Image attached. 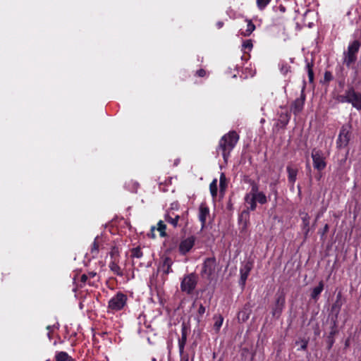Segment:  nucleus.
<instances>
[{"instance_id": "f257e3e1", "label": "nucleus", "mask_w": 361, "mask_h": 361, "mask_svg": "<svg viewBox=\"0 0 361 361\" xmlns=\"http://www.w3.org/2000/svg\"><path fill=\"white\" fill-rule=\"evenodd\" d=\"M245 202L247 209L254 211L257 207V202L264 204L267 202V197L261 191H259L258 185L256 183L252 184L250 191L245 196Z\"/></svg>"}, {"instance_id": "f03ea898", "label": "nucleus", "mask_w": 361, "mask_h": 361, "mask_svg": "<svg viewBox=\"0 0 361 361\" xmlns=\"http://www.w3.org/2000/svg\"><path fill=\"white\" fill-rule=\"evenodd\" d=\"M238 134L235 131H231L224 135L220 140L219 149L221 150L225 161H227L231 151L238 142Z\"/></svg>"}, {"instance_id": "7ed1b4c3", "label": "nucleus", "mask_w": 361, "mask_h": 361, "mask_svg": "<svg viewBox=\"0 0 361 361\" xmlns=\"http://www.w3.org/2000/svg\"><path fill=\"white\" fill-rule=\"evenodd\" d=\"M339 100L342 103H350L358 111H361V93L355 92L353 88H350L340 96Z\"/></svg>"}, {"instance_id": "20e7f679", "label": "nucleus", "mask_w": 361, "mask_h": 361, "mask_svg": "<svg viewBox=\"0 0 361 361\" xmlns=\"http://www.w3.org/2000/svg\"><path fill=\"white\" fill-rule=\"evenodd\" d=\"M127 302V295L121 292L117 293L109 301L108 309L114 312L122 310Z\"/></svg>"}, {"instance_id": "39448f33", "label": "nucleus", "mask_w": 361, "mask_h": 361, "mask_svg": "<svg viewBox=\"0 0 361 361\" xmlns=\"http://www.w3.org/2000/svg\"><path fill=\"white\" fill-rule=\"evenodd\" d=\"M197 283V276L192 273L185 276L180 283L182 291L190 294L195 290Z\"/></svg>"}, {"instance_id": "423d86ee", "label": "nucleus", "mask_w": 361, "mask_h": 361, "mask_svg": "<svg viewBox=\"0 0 361 361\" xmlns=\"http://www.w3.org/2000/svg\"><path fill=\"white\" fill-rule=\"evenodd\" d=\"M313 166L317 171H322L326 166V157L320 149H313L311 153Z\"/></svg>"}, {"instance_id": "0eeeda50", "label": "nucleus", "mask_w": 361, "mask_h": 361, "mask_svg": "<svg viewBox=\"0 0 361 361\" xmlns=\"http://www.w3.org/2000/svg\"><path fill=\"white\" fill-rule=\"evenodd\" d=\"M360 44L354 41L349 44L347 52L345 53L344 63L349 66L356 60V54L359 50Z\"/></svg>"}, {"instance_id": "6e6552de", "label": "nucleus", "mask_w": 361, "mask_h": 361, "mask_svg": "<svg viewBox=\"0 0 361 361\" xmlns=\"http://www.w3.org/2000/svg\"><path fill=\"white\" fill-rule=\"evenodd\" d=\"M216 259L214 258H207L203 264L202 274L207 277L212 276L216 269Z\"/></svg>"}, {"instance_id": "1a4fd4ad", "label": "nucleus", "mask_w": 361, "mask_h": 361, "mask_svg": "<svg viewBox=\"0 0 361 361\" xmlns=\"http://www.w3.org/2000/svg\"><path fill=\"white\" fill-rule=\"evenodd\" d=\"M195 238L193 236L188 237L183 240L179 245V251L185 255L188 252L195 244Z\"/></svg>"}, {"instance_id": "9d476101", "label": "nucleus", "mask_w": 361, "mask_h": 361, "mask_svg": "<svg viewBox=\"0 0 361 361\" xmlns=\"http://www.w3.org/2000/svg\"><path fill=\"white\" fill-rule=\"evenodd\" d=\"M350 140L349 130L345 127H342L338 137L337 140V145L339 147H344L347 146Z\"/></svg>"}, {"instance_id": "9b49d317", "label": "nucleus", "mask_w": 361, "mask_h": 361, "mask_svg": "<svg viewBox=\"0 0 361 361\" xmlns=\"http://www.w3.org/2000/svg\"><path fill=\"white\" fill-rule=\"evenodd\" d=\"M252 269V264L250 262L245 263L240 269V284L243 287L245 284L248 275Z\"/></svg>"}, {"instance_id": "f8f14e48", "label": "nucleus", "mask_w": 361, "mask_h": 361, "mask_svg": "<svg viewBox=\"0 0 361 361\" xmlns=\"http://www.w3.org/2000/svg\"><path fill=\"white\" fill-rule=\"evenodd\" d=\"M209 215V208L204 204H202L199 208V216H198L199 220L202 223V228H203L204 226L206 221H207V219Z\"/></svg>"}, {"instance_id": "ddd939ff", "label": "nucleus", "mask_w": 361, "mask_h": 361, "mask_svg": "<svg viewBox=\"0 0 361 361\" xmlns=\"http://www.w3.org/2000/svg\"><path fill=\"white\" fill-rule=\"evenodd\" d=\"M286 171L288 172V181L290 183H291L292 186L293 187L294 183H295L297 179L298 169L291 165H288L286 167Z\"/></svg>"}, {"instance_id": "4468645a", "label": "nucleus", "mask_w": 361, "mask_h": 361, "mask_svg": "<svg viewBox=\"0 0 361 361\" xmlns=\"http://www.w3.org/2000/svg\"><path fill=\"white\" fill-rule=\"evenodd\" d=\"M164 219L166 222L171 224L173 227H176L179 219V215L176 214L173 212H168L165 214Z\"/></svg>"}, {"instance_id": "2eb2a0df", "label": "nucleus", "mask_w": 361, "mask_h": 361, "mask_svg": "<svg viewBox=\"0 0 361 361\" xmlns=\"http://www.w3.org/2000/svg\"><path fill=\"white\" fill-rule=\"evenodd\" d=\"M247 28L243 30L241 28L239 31V34L243 37L250 36L255 29V25L252 23V20H246Z\"/></svg>"}, {"instance_id": "dca6fc26", "label": "nucleus", "mask_w": 361, "mask_h": 361, "mask_svg": "<svg viewBox=\"0 0 361 361\" xmlns=\"http://www.w3.org/2000/svg\"><path fill=\"white\" fill-rule=\"evenodd\" d=\"M55 360L56 361H75L66 352L63 351L57 352L55 355Z\"/></svg>"}, {"instance_id": "f3484780", "label": "nucleus", "mask_w": 361, "mask_h": 361, "mask_svg": "<svg viewBox=\"0 0 361 361\" xmlns=\"http://www.w3.org/2000/svg\"><path fill=\"white\" fill-rule=\"evenodd\" d=\"M304 101L305 97L302 96L301 99H298L294 102V104L292 107V110L293 111L294 114H298L302 111L304 105Z\"/></svg>"}, {"instance_id": "a211bd4d", "label": "nucleus", "mask_w": 361, "mask_h": 361, "mask_svg": "<svg viewBox=\"0 0 361 361\" xmlns=\"http://www.w3.org/2000/svg\"><path fill=\"white\" fill-rule=\"evenodd\" d=\"M285 304V297L283 295H279L276 301V308L274 310L273 314H276L280 313L282 311Z\"/></svg>"}, {"instance_id": "6ab92c4d", "label": "nucleus", "mask_w": 361, "mask_h": 361, "mask_svg": "<svg viewBox=\"0 0 361 361\" xmlns=\"http://www.w3.org/2000/svg\"><path fill=\"white\" fill-rule=\"evenodd\" d=\"M118 262L116 260H111L109 267L114 274L118 276H122L123 273L121 268L118 265Z\"/></svg>"}, {"instance_id": "aec40b11", "label": "nucleus", "mask_w": 361, "mask_h": 361, "mask_svg": "<svg viewBox=\"0 0 361 361\" xmlns=\"http://www.w3.org/2000/svg\"><path fill=\"white\" fill-rule=\"evenodd\" d=\"M324 289V283L322 281L319 283V285L312 289L311 293V298L314 300H317L319 298V295L321 294Z\"/></svg>"}, {"instance_id": "412c9836", "label": "nucleus", "mask_w": 361, "mask_h": 361, "mask_svg": "<svg viewBox=\"0 0 361 361\" xmlns=\"http://www.w3.org/2000/svg\"><path fill=\"white\" fill-rule=\"evenodd\" d=\"M96 276V273L94 271L89 272L87 274H84L81 276L80 281L81 282L86 283H87L89 285H92L94 281H91V279Z\"/></svg>"}, {"instance_id": "4be33fe9", "label": "nucleus", "mask_w": 361, "mask_h": 361, "mask_svg": "<svg viewBox=\"0 0 361 361\" xmlns=\"http://www.w3.org/2000/svg\"><path fill=\"white\" fill-rule=\"evenodd\" d=\"M187 341V335L184 330L182 331L181 337L178 339L179 353L182 355L184 353V348Z\"/></svg>"}, {"instance_id": "5701e85b", "label": "nucleus", "mask_w": 361, "mask_h": 361, "mask_svg": "<svg viewBox=\"0 0 361 361\" xmlns=\"http://www.w3.org/2000/svg\"><path fill=\"white\" fill-rule=\"evenodd\" d=\"M172 261L171 259L166 257L161 266V270L165 274H168L172 271L171 270Z\"/></svg>"}, {"instance_id": "b1692460", "label": "nucleus", "mask_w": 361, "mask_h": 361, "mask_svg": "<svg viewBox=\"0 0 361 361\" xmlns=\"http://www.w3.org/2000/svg\"><path fill=\"white\" fill-rule=\"evenodd\" d=\"M210 192L213 197H215L217 195V180L215 178L209 185Z\"/></svg>"}, {"instance_id": "393cba45", "label": "nucleus", "mask_w": 361, "mask_h": 361, "mask_svg": "<svg viewBox=\"0 0 361 361\" xmlns=\"http://www.w3.org/2000/svg\"><path fill=\"white\" fill-rule=\"evenodd\" d=\"M97 239H98V236L95 238L94 239V241L92 245V247H91V254L92 255V257H97L98 252H99V245L97 244Z\"/></svg>"}, {"instance_id": "a878e982", "label": "nucleus", "mask_w": 361, "mask_h": 361, "mask_svg": "<svg viewBox=\"0 0 361 361\" xmlns=\"http://www.w3.org/2000/svg\"><path fill=\"white\" fill-rule=\"evenodd\" d=\"M215 322L214 324V328L216 331H219L220 328L221 327L224 322V318L221 316H218L214 317Z\"/></svg>"}, {"instance_id": "bb28decb", "label": "nucleus", "mask_w": 361, "mask_h": 361, "mask_svg": "<svg viewBox=\"0 0 361 361\" xmlns=\"http://www.w3.org/2000/svg\"><path fill=\"white\" fill-rule=\"evenodd\" d=\"M253 44L251 39H247L243 42L242 50L246 52V50L250 51L252 49Z\"/></svg>"}, {"instance_id": "cd10ccee", "label": "nucleus", "mask_w": 361, "mask_h": 361, "mask_svg": "<svg viewBox=\"0 0 361 361\" xmlns=\"http://www.w3.org/2000/svg\"><path fill=\"white\" fill-rule=\"evenodd\" d=\"M158 227H157V230L159 231L160 233V235L161 237H164L166 235V225L162 221H159L158 222V224H157Z\"/></svg>"}, {"instance_id": "c85d7f7f", "label": "nucleus", "mask_w": 361, "mask_h": 361, "mask_svg": "<svg viewBox=\"0 0 361 361\" xmlns=\"http://www.w3.org/2000/svg\"><path fill=\"white\" fill-rule=\"evenodd\" d=\"M110 256H111V260L118 261V256H119L118 248L116 247H112L111 250L110 251Z\"/></svg>"}, {"instance_id": "c756f323", "label": "nucleus", "mask_w": 361, "mask_h": 361, "mask_svg": "<svg viewBox=\"0 0 361 361\" xmlns=\"http://www.w3.org/2000/svg\"><path fill=\"white\" fill-rule=\"evenodd\" d=\"M306 68H307V73H308L309 80H310V82H312L313 80H314V73H313V71H312V64L308 62L307 63V65H306Z\"/></svg>"}, {"instance_id": "7c9ffc66", "label": "nucleus", "mask_w": 361, "mask_h": 361, "mask_svg": "<svg viewBox=\"0 0 361 361\" xmlns=\"http://www.w3.org/2000/svg\"><path fill=\"white\" fill-rule=\"evenodd\" d=\"M271 1V0H257V5L259 9L263 10Z\"/></svg>"}, {"instance_id": "2f4dec72", "label": "nucleus", "mask_w": 361, "mask_h": 361, "mask_svg": "<svg viewBox=\"0 0 361 361\" xmlns=\"http://www.w3.org/2000/svg\"><path fill=\"white\" fill-rule=\"evenodd\" d=\"M131 255L133 257L140 258L142 256V252L140 247H135L132 250Z\"/></svg>"}, {"instance_id": "473e14b6", "label": "nucleus", "mask_w": 361, "mask_h": 361, "mask_svg": "<svg viewBox=\"0 0 361 361\" xmlns=\"http://www.w3.org/2000/svg\"><path fill=\"white\" fill-rule=\"evenodd\" d=\"M219 185L221 190H224L226 188V177L224 173H221L219 179Z\"/></svg>"}, {"instance_id": "72a5a7b5", "label": "nucleus", "mask_w": 361, "mask_h": 361, "mask_svg": "<svg viewBox=\"0 0 361 361\" xmlns=\"http://www.w3.org/2000/svg\"><path fill=\"white\" fill-rule=\"evenodd\" d=\"M280 70L283 75H286L289 72L290 66L286 63H281L280 64Z\"/></svg>"}, {"instance_id": "f704fd0d", "label": "nucleus", "mask_w": 361, "mask_h": 361, "mask_svg": "<svg viewBox=\"0 0 361 361\" xmlns=\"http://www.w3.org/2000/svg\"><path fill=\"white\" fill-rule=\"evenodd\" d=\"M249 317V314L246 312L242 311L238 314V318L241 319L243 322L246 321Z\"/></svg>"}, {"instance_id": "c9c22d12", "label": "nucleus", "mask_w": 361, "mask_h": 361, "mask_svg": "<svg viewBox=\"0 0 361 361\" xmlns=\"http://www.w3.org/2000/svg\"><path fill=\"white\" fill-rule=\"evenodd\" d=\"M205 311H206L205 307L202 305H200L199 307V309H198V314L200 316H202L205 313Z\"/></svg>"}, {"instance_id": "e433bc0d", "label": "nucleus", "mask_w": 361, "mask_h": 361, "mask_svg": "<svg viewBox=\"0 0 361 361\" xmlns=\"http://www.w3.org/2000/svg\"><path fill=\"white\" fill-rule=\"evenodd\" d=\"M180 355V361H189V356L188 354L183 353Z\"/></svg>"}, {"instance_id": "4c0bfd02", "label": "nucleus", "mask_w": 361, "mask_h": 361, "mask_svg": "<svg viewBox=\"0 0 361 361\" xmlns=\"http://www.w3.org/2000/svg\"><path fill=\"white\" fill-rule=\"evenodd\" d=\"M307 341H301V345H300V349L301 350H305L307 348Z\"/></svg>"}, {"instance_id": "58836bf2", "label": "nucleus", "mask_w": 361, "mask_h": 361, "mask_svg": "<svg viewBox=\"0 0 361 361\" xmlns=\"http://www.w3.org/2000/svg\"><path fill=\"white\" fill-rule=\"evenodd\" d=\"M205 73H205V71H204V70H203V69H200V70H199V71H197V75H198V76H200V77H203V76H204V75H205Z\"/></svg>"}, {"instance_id": "ea45409f", "label": "nucleus", "mask_w": 361, "mask_h": 361, "mask_svg": "<svg viewBox=\"0 0 361 361\" xmlns=\"http://www.w3.org/2000/svg\"><path fill=\"white\" fill-rule=\"evenodd\" d=\"M277 9H279V11L281 12V13H284L286 11V7L283 6V5H279L277 7Z\"/></svg>"}, {"instance_id": "a19ab883", "label": "nucleus", "mask_w": 361, "mask_h": 361, "mask_svg": "<svg viewBox=\"0 0 361 361\" xmlns=\"http://www.w3.org/2000/svg\"><path fill=\"white\" fill-rule=\"evenodd\" d=\"M223 25H224V23H223L222 22H221V21H219V22H218V23H216V25H217L218 28H221V27H223Z\"/></svg>"}, {"instance_id": "79ce46f5", "label": "nucleus", "mask_w": 361, "mask_h": 361, "mask_svg": "<svg viewBox=\"0 0 361 361\" xmlns=\"http://www.w3.org/2000/svg\"><path fill=\"white\" fill-rule=\"evenodd\" d=\"M53 327H54V326H48L47 327V329L49 330V332H50Z\"/></svg>"}, {"instance_id": "37998d69", "label": "nucleus", "mask_w": 361, "mask_h": 361, "mask_svg": "<svg viewBox=\"0 0 361 361\" xmlns=\"http://www.w3.org/2000/svg\"><path fill=\"white\" fill-rule=\"evenodd\" d=\"M154 227H152V236L154 237Z\"/></svg>"}, {"instance_id": "c03bdc74", "label": "nucleus", "mask_w": 361, "mask_h": 361, "mask_svg": "<svg viewBox=\"0 0 361 361\" xmlns=\"http://www.w3.org/2000/svg\"><path fill=\"white\" fill-rule=\"evenodd\" d=\"M329 73H325V78H326V79H328V78H329Z\"/></svg>"}, {"instance_id": "a18cd8bd", "label": "nucleus", "mask_w": 361, "mask_h": 361, "mask_svg": "<svg viewBox=\"0 0 361 361\" xmlns=\"http://www.w3.org/2000/svg\"><path fill=\"white\" fill-rule=\"evenodd\" d=\"M47 336H48L49 338L51 339V333L50 332L48 333Z\"/></svg>"}, {"instance_id": "49530a36", "label": "nucleus", "mask_w": 361, "mask_h": 361, "mask_svg": "<svg viewBox=\"0 0 361 361\" xmlns=\"http://www.w3.org/2000/svg\"><path fill=\"white\" fill-rule=\"evenodd\" d=\"M324 229L326 231L328 229V226L326 225L325 227H324Z\"/></svg>"}, {"instance_id": "de8ad7c7", "label": "nucleus", "mask_w": 361, "mask_h": 361, "mask_svg": "<svg viewBox=\"0 0 361 361\" xmlns=\"http://www.w3.org/2000/svg\"><path fill=\"white\" fill-rule=\"evenodd\" d=\"M152 361H156V359H155V358H153V359H152Z\"/></svg>"}]
</instances>
